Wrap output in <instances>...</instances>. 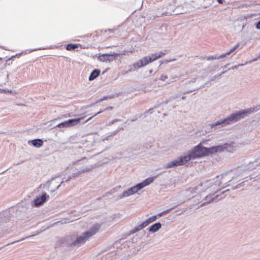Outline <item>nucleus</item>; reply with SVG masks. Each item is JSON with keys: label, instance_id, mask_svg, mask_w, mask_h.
<instances>
[{"label": "nucleus", "instance_id": "obj_1", "mask_svg": "<svg viewBox=\"0 0 260 260\" xmlns=\"http://www.w3.org/2000/svg\"><path fill=\"white\" fill-rule=\"evenodd\" d=\"M221 150L220 147H211L206 148L203 147L201 143L195 146L192 149L190 150L187 154L178 157L171 161L166 163L164 168H171L174 167L182 166L186 162H187L191 159H194L200 158L204 156L215 153V151H219Z\"/></svg>", "mask_w": 260, "mask_h": 260}, {"label": "nucleus", "instance_id": "obj_2", "mask_svg": "<svg viewBox=\"0 0 260 260\" xmlns=\"http://www.w3.org/2000/svg\"><path fill=\"white\" fill-rule=\"evenodd\" d=\"M234 178L232 172L230 171L218 176L216 180L215 179L208 180L191 189V190L189 189L187 192L192 191L193 190H194L195 192H199L206 191L207 189H209L210 191L215 192L220 189V188H219V187L224 188L225 186H227L228 183L231 182Z\"/></svg>", "mask_w": 260, "mask_h": 260}, {"label": "nucleus", "instance_id": "obj_3", "mask_svg": "<svg viewBox=\"0 0 260 260\" xmlns=\"http://www.w3.org/2000/svg\"><path fill=\"white\" fill-rule=\"evenodd\" d=\"M245 114V111H239L233 113L223 119H220L211 124L210 126L211 127H213L220 124L226 125L232 122H235L243 118Z\"/></svg>", "mask_w": 260, "mask_h": 260}, {"label": "nucleus", "instance_id": "obj_4", "mask_svg": "<svg viewBox=\"0 0 260 260\" xmlns=\"http://www.w3.org/2000/svg\"><path fill=\"white\" fill-rule=\"evenodd\" d=\"M159 58H160V55L157 56L156 53L152 54L148 56L144 57L135 63L133 64V68H131L129 71H135L137 69L145 66Z\"/></svg>", "mask_w": 260, "mask_h": 260}, {"label": "nucleus", "instance_id": "obj_5", "mask_svg": "<svg viewBox=\"0 0 260 260\" xmlns=\"http://www.w3.org/2000/svg\"><path fill=\"white\" fill-rule=\"evenodd\" d=\"M239 144L235 142H232L231 143L228 144H224L223 145H218L215 146V147H221V150L219 151H215V153L216 152H221L223 151L224 150L226 151L229 152H233L235 151L237 148L238 147Z\"/></svg>", "mask_w": 260, "mask_h": 260}, {"label": "nucleus", "instance_id": "obj_6", "mask_svg": "<svg viewBox=\"0 0 260 260\" xmlns=\"http://www.w3.org/2000/svg\"><path fill=\"white\" fill-rule=\"evenodd\" d=\"M117 53L113 54H103L99 56L98 59L103 62H110L114 60L117 56Z\"/></svg>", "mask_w": 260, "mask_h": 260}, {"label": "nucleus", "instance_id": "obj_7", "mask_svg": "<svg viewBox=\"0 0 260 260\" xmlns=\"http://www.w3.org/2000/svg\"><path fill=\"white\" fill-rule=\"evenodd\" d=\"M139 190L137 188V185H135V186L129 188L128 189L123 191V192L119 196L118 198L121 199L125 197H129L135 193H137Z\"/></svg>", "mask_w": 260, "mask_h": 260}, {"label": "nucleus", "instance_id": "obj_8", "mask_svg": "<svg viewBox=\"0 0 260 260\" xmlns=\"http://www.w3.org/2000/svg\"><path fill=\"white\" fill-rule=\"evenodd\" d=\"M90 236L86 234V232L83 233L81 236L77 238L76 240L73 243L74 246H80L84 244L89 238Z\"/></svg>", "mask_w": 260, "mask_h": 260}, {"label": "nucleus", "instance_id": "obj_9", "mask_svg": "<svg viewBox=\"0 0 260 260\" xmlns=\"http://www.w3.org/2000/svg\"><path fill=\"white\" fill-rule=\"evenodd\" d=\"M102 225L101 223H95L89 229V230L86 232V234L88 235V236L91 237L95 235L96 232L100 230Z\"/></svg>", "mask_w": 260, "mask_h": 260}, {"label": "nucleus", "instance_id": "obj_10", "mask_svg": "<svg viewBox=\"0 0 260 260\" xmlns=\"http://www.w3.org/2000/svg\"><path fill=\"white\" fill-rule=\"evenodd\" d=\"M156 178V177H149L146 179H145L142 182H141L138 184H137V188L140 190L144 187L148 186L151 183L153 182L154 179Z\"/></svg>", "mask_w": 260, "mask_h": 260}, {"label": "nucleus", "instance_id": "obj_11", "mask_svg": "<svg viewBox=\"0 0 260 260\" xmlns=\"http://www.w3.org/2000/svg\"><path fill=\"white\" fill-rule=\"evenodd\" d=\"M49 198V196L47 195L46 193H44L41 197H38L34 201V204L36 207L40 206L45 203Z\"/></svg>", "mask_w": 260, "mask_h": 260}, {"label": "nucleus", "instance_id": "obj_12", "mask_svg": "<svg viewBox=\"0 0 260 260\" xmlns=\"http://www.w3.org/2000/svg\"><path fill=\"white\" fill-rule=\"evenodd\" d=\"M82 119V117L75 118V119H71L66 120V122H67V124H68V125L69 126V127H71V126H73L74 125H76Z\"/></svg>", "mask_w": 260, "mask_h": 260}, {"label": "nucleus", "instance_id": "obj_13", "mask_svg": "<svg viewBox=\"0 0 260 260\" xmlns=\"http://www.w3.org/2000/svg\"><path fill=\"white\" fill-rule=\"evenodd\" d=\"M161 227V225L159 222H157L152 225L149 228V231L152 233H155L158 231Z\"/></svg>", "mask_w": 260, "mask_h": 260}, {"label": "nucleus", "instance_id": "obj_14", "mask_svg": "<svg viewBox=\"0 0 260 260\" xmlns=\"http://www.w3.org/2000/svg\"><path fill=\"white\" fill-rule=\"evenodd\" d=\"M100 72L99 70H93L89 77V80L91 81L96 78L99 75Z\"/></svg>", "mask_w": 260, "mask_h": 260}, {"label": "nucleus", "instance_id": "obj_15", "mask_svg": "<svg viewBox=\"0 0 260 260\" xmlns=\"http://www.w3.org/2000/svg\"><path fill=\"white\" fill-rule=\"evenodd\" d=\"M32 145L37 148H39L43 145V141L41 139H36L31 141Z\"/></svg>", "mask_w": 260, "mask_h": 260}, {"label": "nucleus", "instance_id": "obj_16", "mask_svg": "<svg viewBox=\"0 0 260 260\" xmlns=\"http://www.w3.org/2000/svg\"><path fill=\"white\" fill-rule=\"evenodd\" d=\"M218 196H216V197H215L214 198H213L210 195H208V196H207L205 198V200H207V201L206 202H204L203 203H202L201 205V206H203L205 205H206L207 203H211V201H213L214 200L215 198H217Z\"/></svg>", "mask_w": 260, "mask_h": 260}, {"label": "nucleus", "instance_id": "obj_17", "mask_svg": "<svg viewBox=\"0 0 260 260\" xmlns=\"http://www.w3.org/2000/svg\"><path fill=\"white\" fill-rule=\"evenodd\" d=\"M78 47L77 44H69L66 46V49L68 50H74Z\"/></svg>", "mask_w": 260, "mask_h": 260}, {"label": "nucleus", "instance_id": "obj_18", "mask_svg": "<svg viewBox=\"0 0 260 260\" xmlns=\"http://www.w3.org/2000/svg\"><path fill=\"white\" fill-rule=\"evenodd\" d=\"M56 126L58 127H59V128H60V127H69L66 121H64L61 123H59Z\"/></svg>", "mask_w": 260, "mask_h": 260}, {"label": "nucleus", "instance_id": "obj_19", "mask_svg": "<svg viewBox=\"0 0 260 260\" xmlns=\"http://www.w3.org/2000/svg\"><path fill=\"white\" fill-rule=\"evenodd\" d=\"M157 216L156 215L152 216L147 219L148 222L150 224L152 222L154 221L156 219Z\"/></svg>", "mask_w": 260, "mask_h": 260}, {"label": "nucleus", "instance_id": "obj_20", "mask_svg": "<svg viewBox=\"0 0 260 260\" xmlns=\"http://www.w3.org/2000/svg\"><path fill=\"white\" fill-rule=\"evenodd\" d=\"M142 229V227L141 226V225L140 224L138 226L135 227V229L131 232V233L134 234V233L139 231L140 230H141Z\"/></svg>", "mask_w": 260, "mask_h": 260}, {"label": "nucleus", "instance_id": "obj_21", "mask_svg": "<svg viewBox=\"0 0 260 260\" xmlns=\"http://www.w3.org/2000/svg\"><path fill=\"white\" fill-rule=\"evenodd\" d=\"M172 210V208L171 209H168V210H166L165 211H164L160 213H159L158 214V217H161L164 215H165L166 214H167V213H168L170 210Z\"/></svg>", "mask_w": 260, "mask_h": 260}, {"label": "nucleus", "instance_id": "obj_22", "mask_svg": "<svg viewBox=\"0 0 260 260\" xmlns=\"http://www.w3.org/2000/svg\"><path fill=\"white\" fill-rule=\"evenodd\" d=\"M149 223L148 222L147 220L144 222H143L141 224V226L142 227V229L147 226Z\"/></svg>", "mask_w": 260, "mask_h": 260}, {"label": "nucleus", "instance_id": "obj_23", "mask_svg": "<svg viewBox=\"0 0 260 260\" xmlns=\"http://www.w3.org/2000/svg\"><path fill=\"white\" fill-rule=\"evenodd\" d=\"M168 78V76L167 75H165V74H162L160 78H159V79L161 80V81H165Z\"/></svg>", "mask_w": 260, "mask_h": 260}, {"label": "nucleus", "instance_id": "obj_24", "mask_svg": "<svg viewBox=\"0 0 260 260\" xmlns=\"http://www.w3.org/2000/svg\"><path fill=\"white\" fill-rule=\"evenodd\" d=\"M166 50H164L163 51H160L159 52L156 53L157 54V56L160 55V57H161L162 56L165 55L166 54Z\"/></svg>", "mask_w": 260, "mask_h": 260}, {"label": "nucleus", "instance_id": "obj_25", "mask_svg": "<svg viewBox=\"0 0 260 260\" xmlns=\"http://www.w3.org/2000/svg\"><path fill=\"white\" fill-rule=\"evenodd\" d=\"M217 59V56H209L207 57V60H213V59Z\"/></svg>", "mask_w": 260, "mask_h": 260}, {"label": "nucleus", "instance_id": "obj_26", "mask_svg": "<svg viewBox=\"0 0 260 260\" xmlns=\"http://www.w3.org/2000/svg\"><path fill=\"white\" fill-rule=\"evenodd\" d=\"M239 46V43H237L236 45H235L234 47H233L232 48H231L230 50L232 52H234Z\"/></svg>", "mask_w": 260, "mask_h": 260}, {"label": "nucleus", "instance_id": "obj_27", "mask_svg": "<svg viewBox=\"0 0 260 260\" xmlns=\"http://www.w3.org/2000/svg\"><path fill=\"white\" fill-rule=\"evenodd\" d=\"M226 55H227L226 54V53H224V54H221L219 56H217V59H220V58H223L225 56H226Z\"/></svg>", "mask_w": 260, "mask_h": 260}, {"label": "nucleus", "instance_id": "obj_28", "mask_svg": "<svg viewBox=\"0 0 260 260\" xmlns=\"http://www.w3.org/2000/svg\"><path fill=\"white\" fill-rule=\"evenodd\" d=\"M102 111H100L98 112L97 113L95 114L93 116H91V117H89V118H88V119L86 121V122L88 121L89 120H90V119H91V118H92L93 116H96V115H98L99 114H100V113H102Z\"/></svg>", "mask_w": 260, "mask_h": 260}, {"label": "nucleus", "instance_id": "obj_29", "mask_svg": "<svg viewBox=\"0 0 260 260\" xmlns=\"http://www.w3.org/2000/svg\"><path fill=\"white\" fill-rule=\"evenodd\" d=\"M108 98V96H104L102 99H99L98 100L97 102H102V101L103 100H106Z\"/></svg>", "mask_w": 260, "mask_h": 260}, {"label": "nucleus", "instance_id": "obj_30", "mask_svg": "<svg viewBox=\"0 0 260 260\" xmlns=\"http://www.w3.org/2000/svg\"><path fill=\"white\" fill-rule=\"evenodd\" d=\"M256 28L257 29H260V20L256 23Z\"/></svg>", "mask_w": 260, "mask_h": 260}, {"label": "nucleus", "instance_id": "obj_31", "mask_svg": "<svg viewBox=\"0 0 260 260\" xmlns=\"http://www.w3.org/2000/svg\"><path fill=\"white\" fill-rule=\"evenodd\" d=\"M62 182H63V181H61V182H60V183H59L57 186H56L55 187V189H54V190H56V189H58V188H59V187L60 186L61 184H62Z\"/></svg>", "mask_w": 260, "mask_h": 260}, {"label": "nucleus", "instance_id": "obj_32", "mask_svg": "<svg viewBox=\"0 0 260 260\" xmlns=\"http://www.w3.org/2000/svg\"><path fill=\"white\" fill-rule=\"evenodd\" d=\"M233 52L231 51V50H230L229 51H228L227 52H226V54L227 55H230L231 53H232Z\"/></svg>", "mask_w": 260, "mask_h": 260}, {"label": "nucleus", "instance_id": "obj_33", "mask_svg": "<svg viewBox=\"0 0 260 260\" xmlns=\"http://www.w3.org/2000/svg\"><path fill=\"white\" fill-rule=\"evenodd\" d=\"M90 169V168H88V169H87H87H86L85 170H82V171H81V172H85V171H87L89 170Z\"/></svg>", "mask_w": 260, "mask_h": 260}, {"label": "nucleus", "instance_id": "obj_34", "mask_svg": "<svg viewBox=\"0 0 260 260\" xmlns=\"http://www.w3.org/2000/svg\"><path fill=\"white\" fill-rule=\"evenodd\" d=\"M217 2L219 3V4H222L223 3V0H217Z\"/></svg>", "mask_w": 260, "mask_h": 260}, {"label": "nucleus", "instance_id": "obj_35", "mask_svg": "<svg viewBox=\"0 0 260 260\" xmlns=\"http://www.w3.org/2000/svg\"><path fill=\"white\" fill-rule=\"evenodd\" d=\"M107 110H112L113 109V107H109L107 108Z\"/></svg>", "mask_w": 260, "mask_h": 260}, {"label": "nucleus", "instance_id": "obj_36", "mask_svg": "<svg viewBox=\"0 0 260 260\" xmlns=\"http://www.w3.org/2000/svg\"><path fill=\"white\" fill-rule=\"evenodd\" d=\"M71 178V177H70L67 180H66V182H68Z\"/></svg>", "mask_w": 260, "mask_h": 260}, {"label": "nucleus", "instance_id": "obj_37", "mask_svg": "<svg viewBox=\"0 0 260 260\" xmlns=\"http://www.w3.org/2000/svg\"><path fill=\"white\" fill-rule=\"evenodd\" d=\"M117 121V120H114V121H112V122H111V123H113V122H114V121Z\"/></svg>", "mask_w": 260, "mask_h": 260}, {"label": "nucleus", "instance_id": "obj_38", "mask_svg": "<svg viewBox=\"0 0 260 260\" xmlns=\"http://www.w3.org/2000/svg\"><path fill=\"white\" fill-rule=\"evenodd\" d=\"M53 180H54V179H52L51 180V181H50V183H52V182L53 181Z\"/></svg>", "mask_w": 260, "mask_h": 260}, {"label": "nucleus", "instance_id": "obj_39", "mask_svg": "<svg viewBox=\"0 0 260 260\" xmlns=\"http://www.w3.org/2000/svg\"><path fill=\"white\" fill-rule=\"evenodd\" d=\"M215 77H216V76H215V77H214L213 78H212L211 80H212H212H214V79L215 78Z\"/></svg>", "mask_w": 260, "mask_h": 260}, {"label": "nucleus", "instance_id": "obj_40", "mask_svg": "<svg viewBox=\"0 0 260 260\" xmlns=\"http://www.w3.org/2000/svg\"><path fill=\"white\" fill-rule=\"evenodd\" d=\"M258 57H260V53L258 54Z\"/></svg>", "mask_w": 260, "mask_h": 260}, {"label": "nucleus", "instance_id": "obj_41", "mask_svg": "<svg viewBox=\"0 0 260 260\" xmlns=\"http://www.w3.org/2000/svg\"><path fill=\"white\" fill-rule=\"evenodd\" d=\"M5 172V171H4V172H1V173H0V174H3V173H4Z\"/></svg>", "mask_w": 260, "mask_h": 260}, {"label": "nucleus", "instance_id": "obj_42", "mask_svg": "<svg viewBox=\"0 0 260 260\" xmlns=\"http://www.w3.org/2000/svg\"><path fill=\"white\" fill-rule=\"evenodd\" d=\"M195 89H193V90H190V92H192V91L194 90Z\"/></svg>", "mask_w": 260, "mask_h": 260}]
</instances>
